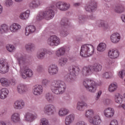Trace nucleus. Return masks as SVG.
<instances>
[{
	"instance_id": "1",
	"label": "nucleus",
	"mask_w": 125,
	"mask_h": 125,
	"mask_svg": "<svg viewBox=\"0 0 125 125\" xmlns=\"http://www.w3.org/2000/svg\"><path fill=\"white\" fill-rule=\"evenodd\" d=\"M18 61L21 67L20 73L22 79L30 78L33 76V71L27 67L31 62V57L21 56L18 58Z\"/></svg>"
},
{
	"instance_id": "2",
	"label": "nucleus",
	"mask_w": 125,
	"mask_h": 125,
	"mask_svg": "<svg viewBox=\"0 0 125 125\" xmlns=\"http://www.w3.org/2000/svg\"><path fill=\"white\" fill-rule=\"evenodd\" d=\"M84 116L88 119V122L92 125H100L102 123L101 117L98 114H95L94 110L92 109L86 110L85 112Z\"/></svg>"
},
{
	"instance_id": "3",
	"label": "nucleus",
	"mask_w": 125,
	"mask_h": 125,
	"mask_svg": "<svg viewBox=\"0 0 125 125\" xmlns=\"http://www.w3.org/2000/svg\"><path fill=\"white\" fill-rule=\"evenodd\" d=\"M51 89L55 94H63L66 90V83L59 80L52 81L51 83Z\"/></svg>"
},
{
	"instance_id": "4",
	"label": "nucleus",
	"mask_w": 125,
	"mask_h": 125,
	"mask_svg": "<svg viewBox=\"0 0 125 125\" xmlns=\"http://www.w3.org/2000/svg\"><path fill=\"white\" fill-rule=\"evenodd\" d=\"M55 9H56L55 6L52 5L51 7H48L45 11L39 12V14L36 17L37 20L38 21H41L42 19H45L46 20L52 19L55 14L54 11Z\"/></svg>"
},
{
	"instance_id": "5",
	"label": "nucleus",
	"mask_w": 125,
	"mask_h": 125,
	"mask_svg": "<svg viewBox=\"0 0 125 125\" xmlns=\"http://www.w3.org/2000/svg\"><path fill=\"white\" fill-rule=\"evenodd\" d=\"M101 70H102V65L100 63H96L92 66H84L82 68V73L83 75L88 76L93 72L95 73L101 72Z\"/></svg>"
},
{
	"instance_id": "6",
	"label": "nucleus",
	"mask_w": 125,
	"mask_h": 125,
	"mask_svg": "<svg viewBox=\"0 0 125 125\" xmlns=\"http://www.w3.org/2000/svg\"><path fill=\"white\" fill-rule=\"evenodd\" d=\"M94 47L91 44H85L81 46L80 55L82 57H89L93 54Z\"/></svg>"
},
{
	"instance_id": "7",
	"label": "nucleus",
	"mask_w": 125,
	"mask_h": 125,
	"mask_svg": "<svg viewBox=\"0 0 125 125\" xmlns=\"http://www.w3.org/2000/svg\"><path fill=\"white\" fill-rule=\"evenodd\" d=\"M84 86L92 93H94L97 89V83L93 80L88 79H85L83 82Z\"/></svg>"
},
{
	"instance_id": "8",
	"label": "nucleus",
	"mask_w": 125,
	"mask_h": 125,
	"mask_svg": "<svg viewBox=\"0 0 125 125\" xmlns=\"http://www.w3.org/2000/svg\"><path fill=\"white\" fill-rule=\"evenodd\" d=\"M47 42L49 46H58L61 42V40L56 35H52L48 38Z\"/></svg>"
},
{
	"instance_id": "9",
	"label": "nucleus",
	"mask_w": 125,
	"mask_h": 125,
	"mask_svg": "<svg viewBox=\"0 0 125 125\" xmlns=\"http://www.w3.org/2000/svg\"><path fill=\"white\" fill-rule=\"evenodd\" d=\"M77 70H79V68L75 66H71L69 68L70 74L67 78V80L70 83H74L76 81V74L79 73V71H77Z\"/></svg>"
},
{
	"instance_id": "10",
	"label": "nucleus",
	"mask_w": 125,
	"mask_h": 125,
	"mask_svg": "<svg viewBox=\"0 0 125 125\" xmlns=\"http://www.w3.org/2000/svg\"><path fill=\"white\" fill-rule=\"evenodd\" d=\"M43 112L44 114H46L48 116L54 115V114L56 113V107L53 104H47L44 106Z\"/></svg>"
},
{
	"instance_id": "11",
	"label": "nucleus",
	"mask_w": 125,
	"mask_h": 125,
	"mask_svg": "<svg viewBox=\"0 0 125 125\" xmlns=\"http://www.w3.org/2000/svg\"><path fill=\"white\" fill-rule=\"evenodd\" d=\"M9 70V66L6 62V61L3 59H0V73L1 74H6Z\"/></svg>"
},
{
	"instance_id": "12",
	"label": "nucleus",
	"mask_w": 125,
	"mask_h": 125,
	"mask_svg": "<svg viewBox=\"0 0 125 125\" xmlns=\"http://www.w3.org/2000/svg\"><path fill=\"white\" fill-rule=\"evenodd\" d=\"M96 8H97V2L95 0H90L85 6L86 11L88 12H94Z\"/></svg>"
},
{
	"instance_id": "13",
	"label": "nucleus",
	"mask_w": 125,
	"mask_h": 125,
	"mask_svg": "<svg viewBox=\"0 0 125 125\" xmlns=\"http://www.w3.org/2000/svg\"><path fill=\"white\" fill-rule=\"evenodd\" d=\"M56 6L58 9H59V10L61 11H66L68 10L71 6L69 3L62 1L57 2Z\"/></svg>"
},
{
	"instance_id": "14",
	"label": "nucleus",
	"mask_w": 125,
	"mask_h": 125,
	"mask_svg": "<svg viewBox=\"0 0 125 125\" xmlns=\"http://www.w3.org/2000/svg\"><path fill=\"white\" fill-rule=\"evenodd\" d=\"M24 118L25 122L33 123L35 120L38 119V115L34 114L31 112H26L24 115Z\"/></svg>"
},
{
	"instance_id": "15",
	"label": "nucleus",
	"mask_w": 125,
	"mask_h": 125,
	"mask_svg": "<svg viewBox=\"0 0 125 125\" xmlns=\"http://www.w3.org/2000/svg\"><path fill=\"white\" fill-rule=\"evenodd\" d=\"M103 114L105 118H113L115 115V110L112 107H107L104 109Z\"/></svg>"
},
{
	"instance_id": "16",
	"label": "nucleus",
	"mask_w": 125,
	"mask_h": 125,
	"mask_svg": "<svg viewBox=\"0 0 125 125\" xmlns=\"http://www.w3.org/2000/svg\"><path fill=\"white\" fill-rule=\"evenodd\" d=\"M17 90L20 94H25L28 91V87H27V85L20 83L17 86Z\"/></svg>"
},
{
	"instance_id": "17",
	"label": "nucleus",
	"mask_w": 125,
	"mask_h": 125,
	"mask_svg": "<svg viewBox=\"0 0 125 125\" xmlns=\"http://www.w3.org/2000/svg\"><path fill=\"white\" fill-rule=\"evenodd\" d=\"M13 107L16 110H22L25 107V102L23 100H17L14 103Z\"/></svg>"
},
{
	"instance_id": "18",
	"label": "nucleus",
	"mask_w": 125,
	"mask_h": 125,
	"mask_svg": "<svg viewBox=\"0 0 125 125\" xmlns=\"http://www.w3.org/2000/svg\"><path fill=\"white\" fill-rule=\"evenodd\" d=\"M42 4V1L41 0H33L29 3V6L31 9H35L41 6Z\"/></svg>"
},
{
	"instance_id": "19",
	"label": "nucleus",
	"mask_w": 125,
	"mask_h": 125,
	"mask_svg": "<svg viewBox=\"0 0 125 125\" xmlns=\"http://www.w3.org/2000/svg\"><path fill=\"white\" fill-rule=\"evenodd\" d=\"M69 113L70 110L69 109L65 107H62L59 110L58 115L60 118H63V117H66V116L69 115Z\"/></svg>"
},
{
	"instance_id": "20",
	"label": "nucleus",
	"mask_w": 125,
	"mask_h": 125,
	"mask_svg": "<svg viewBox=\"0 0 125 125\" xmlns=\"http://www.w3.org/2000/svg\"><path fill=\"white\" fill-rule=\"evenodd\" d=\"M48 73L51 75V76L57 75L58 73V67L56 64H51L49 66L48 68Z\"/></svg>"
},
{
	"instance_id": "21",
	"label": "nucleus",
	"mask_w": 125,
	"mask_h": 125,
	"mask_svg": "<svg viewBox=\"0 0 125 125\" xmlns=\"http://www.w3.org/2000/svg\"><path fill=\"white\" fill-rule=\"evenodd\" d=\"M108 53L109 57L111 59H116L120 55V52L118 50H109Z\"/></svg>"
},
{
	"instance_id": "22",
	"label": "nucleus",
	"mask_w": 125,
	"mask_h": 125,
	"mask_svg": "<svg viewBox=\"0 0 125 125\" xmlns=\"http://www.w3.org/2000/svg\"><path fill=\"white\" fill-rule=\"evenodd\" d=\"M110 40L113 43H118L121 40V35L118 33H113L110 36Z\"/></svg>"
},
{
	"instance_id": "23",
	"label": "nucleus",
	"mask_w": 125,
	"mask_h": 125,
	"mask_svg": "<svg viewBox=\"0 0 125 125\" xmlns=\"http://www.w3.org/2000/svg\"><path fill=\"white\" fill-rule=\"evenodd\" d=\"M83 107H87V104L83 101H80L77 102L76 105V110L80 112L83 111Z\"/></svg>"
},
{
	"instance_id": "24",
	"label": "nucleus",
	"mask_w": 125,
	"mask_h": 125,
	"mask_svg": "<svg viewBox=\"0 0 125 125\" xmlns=\"http://www.w3.org/2000/svg\"><path fill=\"white\" fill-rule=\"evenodd\" d=\"M75 121V115L73 114H69L66 116L65 118V125H70Z\"/></svg>"
},
{
	"instance_id": "25",
	"label": "nucleus",
	"mask_w": 125,
	"mask_h": 125,
	"mask_svg": "<svg viewBox=\"0 0 125 125\" xmlns=\"http://www.w3.org/2000/svg\"><path fill=\"white\" fill-rule=\"evenodd\" d=\"M42 91H43L42 86L35 85L33 86V92L34 94H42Z\"/></svg>"
},
{
	"instance_id": "26",
	"label": "nucleus",
	"mask_w": 125,
	"mask_h": 125,
	"mask_svg": "<svg viewBox=\"0 0 125 125\" xmlns=\"http://www.w3.org/2000/svg\"><path fill=\"white\" fill-rule=\"evenodd\" d=\"M11 121L16 124L20 121V114L17 112L13 113L11 116Z\"/></svg>"
},
{
	"instance_id": "27",
	"label": "nucleus",
	"mask_w": 125,
	"mask_h": 125,
	"mask_svg": "<svg viewBox=\"0 0 125 125\" xmlns=\"http://www.w3.org/2000/svg\"><path fill=\"white\" fill-rule=\"evenodd\" d=\"M66 53V49L64 47H62L58 48L55 53V55L57 57H61L64 56Z\"/></svg>"
},
{
	"instance_id": "28",
	"label": "nucleus",
	"mask_w": 125,
	"mask_h": 125,
	"mask_svg": "<svg viewBox=\"0 0 125 125\" xmlns=\"http://www.w3.org/2000/svg\"><path fill=\"white\" fill-rule=\"evenodd\" d=\"M36 32V26L34 25H29L25 28V36H28L30 34H33Z\"/></svg>"
},
{
	"instance_id": "29",
	"label": "nucleus",
	"mask_w": 125,
	"mask_h": 125,
	"mask_svg": "<svg viewBox=\"0 0 125 125\" xmlns=\"http://www.w3.org/2000/svg\"><path fill=\"white\" fill-rule=\"evenodd\" d=\"M21 29V25L18 23H13L10 26V30L12 33H16Z\"/></svg>"
},
{
	"instance_id": "30",
	"label": "nucleus",
	"mask_w": 125,
	"mask_h": 125,
	"mask_svg": "<svg viewBox=\"0 0 125 125\" xmlns=\"http://www.w3.org/2000/svg\"><path fill=\"white\" fill-rule=\"evenodd\" d=\"M113 10L116 13H123L125 12V7L122 5H117L113 8Z\"/></svg>"
},
{
	"instance_id": "31",
	"label": "nucleus",
	"mask_w": 125,
	"mask_h": 125,
	"mask_svg": "<svg viewBox=\"0 0 125 125\" xmlns=\"http://www.w3.org/2000/svg\"><path fill=\"white\" fill-rule=\"evenodd\" d=\"M0 83L3 86H9L11 84V81L4 78L0 79Z\"/></svg>"
},
{
	"instance_id": "32",
	"label": "nucleus",
	"mask_w": 125,
	"mask_h": 125,
	"mask_svg": "<svg viewBox=\"0 0 125 125\" xmlns=\"http://www.w3.org/2000/svg\"><path fill=\"white\" fill-rule=\"evenodd\" d=\"M25 48L27 51H34L36 48V45L33 43H28L25 45Z\"/></svg>"
},
{
	"instance_id": "33",
	"label": "nucleus",
	"mask_w": 125,
	"mask_h": 125,
	"mask_svg": "<svg viewBox=\"0 0 125 125\" xmlns=\"http://www.w3.org/2000/svg\"><path fill=\"white\" fill-rule=\"evenodd\" d=\"M29 16H30V10H27L20 14V18L22 20H27L29 18Z\"/></svg>"
},
{
	"instance_id": "34",
	"label": "nucleus",
	"mask_w": 125,
	"mask_h": 125,
	"mask_svg": "<svg viewBox=\"0 0 125 125\" xmlns=\"http://www.w3.org/2000/svg\"><path fill=\"white\" fill-rule=\"evenodd\" d=\"M86 22V16L81 15L78 17V23L79 25H83Z\"/></svg>"
},
{
	"instance_id": "35",
	"label": "nucleus",
	"mask_w": 125,
	"mask_h": 125,
	"mask_svg": "<svg viewBox=\"0 0 125 125\" xmlns=\"http://www.w3.org/2000/svg\"><path fill=\"white\" fill-rule=\"evenodd\" d=\"M99 27H103L104 29H109L110 26L108 23L105 22L104 21H98Z\"/></svg>"
},
{
	"instance_id": "36",
	"label": "nucleus",
	"mask_w": 125,
	"mask_h": 125,
	"mask_svg": "<svg viewBox=\"0 0 125 125\" xmlns=\"http://www.w3.org/2000/svg\"><path fill=\"white\" fill-rule=\"evenodd\" d=\"M60 25H61L62 27L66 28V27L69 25V19L67 18H63L61 21Z\"/></svg>"
},
{
	"instance_id": "37",
	"label": "nucleus",
	"mask_w": 125,
	"mask_h": 125,
	"mask_svg": "<svg viewBox=\"0 0 125 125\" xmlns=\"http://www.w3.org/2000/svg\"><path fill=\"white\" fill-rule=\"evenodd\" d=\"M117 87L118 86L117 85V84L112 83L109 86L108 90L109 92H114L117 90Z\"/></svg>"
},
{
	"instance_id": "38",
	"label": "nucleus",
	"mask_w": 125,
	"mask_h": 125,
	"mask_svg": "<svg viewBox=\"0 0 125 125\" xmlns=\"http://www.w3.org/2000/svg\"><path fill=\"white\" fill-rule=\"evenodd\" d=\"M67 62H68V59L66 58H61L59 61V64L61 67H63L67 64Z\"/></svg>"
},
{
	"instance_id": "39",
	"label": "nucleus",
	"mask_w": 125,
	"mask_h": 125,
	"mask_svg": "<svg viewBox=\"0 0 125 125\" xmlns=\"http://www.w3.org/2000/svg\"><path fill=\"white\" fill-rule=\"evenodd\" d=\"M8 31V26L6 24H3L0 27V34H4V33H7Z\"/></svg>"
},
{
	"instance_id": "40",
	"label": "nucleus",
	"mask_w": 125,
	"mask_h": 125,
	"mask_svg": "<svg viewBox=\"0 0 125 125\" xmlns=\"http://www.w3.org/2000/svg\"><path fill=\"white\" fill-rule=\"evenodd\" d=\"M106 49V44L104 43H100L99 44L97 50L100 52H103Z\"/></svg>"
},
{
	"instance_id": "41",
	"label": "nucleus",
	"mask_w": 125,
	"mask_h": 125,
	"mask_svg": "<svg viewBox=\"0 0 125 125\" xmlns=\"http://www.w3.org/2000/svg\"><path fill=\"white\" fill-rule=\"evenodd\" d=\"M122 97H123V95H116L115 98V102L118 104H121L123 102V98Z\"/></svg>"
},
{
	"instance_id": "42",
	"label": "nucleus",
	"mask_w": 125,
	"mask_h": 125,
	"mask_svg": "<svg viewBox=\"0 0 125 125\" xmlns=\"http://www.w3.org/2000/svg\"><path fill=\"white\" fill-rule=\"evenodd\" d=\"M45 56V52L44 51L39 52L37 53V57L38 59H43L44 58V56Z\"/></svg>"
},
{
	"instance_id": "43",
	"label": "nucleus",
	"mask_w": 125,
	"mask_h": 125,
	"mask_svg": "<svg viewBox=\"0 0 125 125\" xmlns=\"http://www.w3.org/2000/svg\"><path fill=\"white\" fill-rule=\"evenodd\" d=\"M112 73L110 72H105L103 74V77L104 79H110L112 78Z\"/></svg>"
},
{
	"instance_id": "44",
	"label": "nucleus",
	"mask_w": 125,
	"mask_h": 125,
	"mask_svg": "<svg viewBox=\"0 0 125 125\" xmlns=\"http://www.w3.org/2000/svg\"><path fill=\"white\" fill-rule=\"evenodd\" d=\"M40 125H49V123L46 118H42L41 119Z\"/></svg>"
},
{
	"instance_id": "45",
	"label": "nucleus",
	"mask_w": 125,
	"mask_h": 125,
	"mask_svg": "<svg viewBox=\"0 0 125 125\" xmlns=\"http://www.w3.org/2000/svg\"><path fill=\"white\" fill-rule=\"evenodd\" d=\"M6 49H7L9 52H13L15 50V47L12 45H8L6 46Z\"/></svg>"
},
{
	"instance_id": "46",
	"label": "nucleus",
	"mask_w": 125,
	"mask_h": 125,
	"mask_svg": "<svg viewBox=\"0 0 125 125\" xmlns=\"http://www.w3.org/2000/svg\"><path fill=\"white\" fill-rule=\"evenodd\" d=\"M68 34L69 33H68V31H67V30L66 29H63L60 32V35L61 37H62V38H65V37H67Z\"/></svg>"
},
{
	"instance_id": "47",
	"label": "nucleus",
	"mask_w": 125,
	"mask_h": 125,
	"mask_svg": "<svg viewBox=\"0 0 125 125\" xmlns=\"http://www.w3.org/2000/svg\"><path fill=\"white\" fill-rule=\"evenodd\" d=\"M49 83H50V81L46 79H43L42 81V84L44 85V86H46V85H48Z\"/></svg>"
},
{
	"instance_id": "48",
	"label": "nucleus",
	"mask_w": 125,
	"mask_h": 125,
	"mask_svg": "<svg viewBox=\"0 0 125 125\" xmlns=\"http://www.w3.org/2000/svg\"><path fill=\"white\" fill-rule=\"evenodd\" d=\"M9 91L6 88H2L0 90V94H8Z\"/></svg>"
},
{
	"instance_id": "49",
	"label": "nucleus",
	"mask_w": 125,
	"mask_h": 125,
	"mask_svg": "<svg viewBox=\"0 0 125 125\" xmlns=\"http://www.w3.org/2000/svg\"><path fill=\"white\" fill-rule=\"evenodd\" d=\"M118 76L119 77L121 78V79H124L125 76V70H122L119 71L118 73Z\"/></svg>"
},
{
	"instance_id": "50",
	"label": "nucleus",
	"mask_w": 125,
	"mask_h": 125,
	"mask_svg": "<svg viewBox=\"0 0 125 125\" xmlns=\"http://www.w3.org/2000/svg\"><path fill=\"white\" fill-rule=\"evenodd\" d=\"M13 4V1L12 0H6L5 5L6 6H11Z\"/></svg>"
},
{
	"instance_id": "51",
	"label": "nucleus",
	"mask_w": 125,
	"mask_h": 125,
	"mask_svg": "<svg viewBox=\"0 0 125 125\" xmlns=\"http://www.w3.org/2000/svg\"><path fill=\"white\" fill-rule=\"evenodd\" d=\"M45 97H46V99L49 102L53 100V97H52L51 95L47 94L46 95Z\"/></svg>"
},
{
	"instance_id": "52",
	"label": "nucleus",
	"mask_w": 125,
	"mask_h": 125,
	"mask_svg": "<svg viewBox=\"0 0 125 125\" xmlns=\"http://www.w3.org/2000/svg\"><path fill=\"white\" fill-rule=\"evenodd\" d=\"M109 125H119V122L115 119L112 120L110 122Z\"/></svg>"
},
{
	"instance_id": "53",
	"label": "nucleus",
	"mask_w": 125,
	"mask_h": 125,
	"mask_svg": "<svg viewBox=\"0 0 125 125\" xmlns=\"http://www.w3.org/2000/svg\"><path fill=\"white\" fill-rule=\"evenodd\" d=\"M38 72L39 73H41V72H43V66L42 65H39L37 66V69Z\"/></svg>"
},
{
	"instance_id": "54",
	"label": "nucleus",
	"mask_w": 125,
	"mask_h": 125,
	"mask_svg": "<svg viewBox=\"0 0 125 125\" xmlns=\"http://www.w3.org/2000/svg\"><path fill=\"white\" fill-rule=\"evenodd\" d=\"M113 63H114V62H113V61L107 60L105 62V65L106 66H107V67H109Z\"/></svg>"
},
{
	"instance_id": "55",
	"label": "nucleus",
	"mask_w": 125,
	"mask_h": 125,
	"mask_svg": "<svg viewBox=\"0 0 125 125\" xmlns=\"http://www.w3.org/2000/svg\"><path fill=\"white\" fill-rule=\"evenodd\" d=\"M76 125H87V123L84 121H79L77 122Z\"/></svg>"
},
{
	"instance_id": "56",
	"label": "nucleus",
	"mask_w": 125,
	"mask_h": 125,
	"mask_svg": "<svg viewBox=\"0 0 125 125\" xmlns=\"http://www.w3.org/2000/svg\"><path fill=\"white\" fill-rule=\"evenodd\" d=\"M7 97V95L0 94V99H5Z\"/></svg>"
},
{
	"instance_id": "57",
	"label": "nucleus",
	"mask_w": 125,
	"mask_h": 125,
	"mask_svg": "<svg viewBox=\"0 0 125 125\" xmlns=\"http://www.w3.org/2000/svg\"><path fill=\"white\" fill-rule=\"evenodd\" d=\"M88 19H89L90 20H95V17L93 16V15H91L88 16Z\"/></svg>"
},
{
	"instance_id": "58",
	"label": "nucleus",
	"mask_w": 125,
	"mask_h": 125,
	"mask_svg": "<svg viewBox=\"0 0 125 125\" xmlns=\"http://www.w3.org/2000/svg\"><path fill=\"white\" fill-rule=\"evenodd\" d=\"M11 81V84H13V85H15L16 83V80L15 79H12L10 80Z\"/></svg>"
},
{
	"instance_id": "59",
	"label": "nucleus",
	"mask_w": 125,
	"mask_h": 125,
	"mask_svg": "<svg viewBox=\"0 0 125 125\" xmlns=\"http://www.w3.org/2000/svg\"><path fill=\"white\" fill-rule=\"evenodd\" d=\"M0 125H10V124H6L5 122L3 121H0Z\"/></svg>"
},
{
	"instance_id": "60",
	"label": "nucleus",
	"mask_w": 125,
	"mask_h": 125,
	"mask_svg": "<svg viewBox=\"0 0 125 125\" xmlns=\"http://www.w3.org/2000/svg\"><path fill=\"white\" fill-rule=\"evenodd\" d=\"M105 103L107 105H109V104L111 103V100L110 99H107L105 100Z\"/></svg>"
},
{
	"instance_id": "61",
	"label": "nucleus",
	"mask_w": 125,
	"mask_h": 125,
	"mask_svg": "<svg viewBox=\"0 0 125 125\" xmlns=\"http://www.w3.org/2000/svg\"><path fill=\"white\" fill-rule=\"evenodd\" d=\"M122 20L123 22L125 23V15H122L121 16Z\"/></svg>"
},
{
	"instance_id": "62",
	"label": "nucleus",
	"mask_w": 125,
	"mask_h": 125,
	"mask_svg": "<svg viewBox=\"0 0 125 125\" xmlns=\"http://www.w3.org/2000/svg\"><path fill=\"white\" fill-rule=\"evenodd\" d=\"M81 3L80 2H77V3H75L74 4V6H76V7H78V6H80V5H81Z\"/></svg>"
},
{
	"instance_id": "63",
	"label": "nucleus",
	"mask_w": 125,
	"mask_h": 125,
	"mask_svg": "<svg viewBox=\"0 0 125 125\" xmlns=\"http://www.w3.org/2000/svg\"><path fill=\"white\" fill-rule=\"evenodd\" d=\"M119 107H120V108H123V109H124V110H125V104H122V105H119Z\"/></svg>"
},
{
	"instance_id": "64",
	"label": "nucleus",
	"mask_w": 125,
	"mask_h": 125,
	"mask_svg": "<svg viewBox=\"0 0 125 125\" xmlns=\"http://www.w3.org/2000/svg\"><path fill=\"white\" fill-rule=\"evenodd\" d=\"M99 98H100V94L96 95V99L98 100Z\"/></svg>"
}]
</instances>
